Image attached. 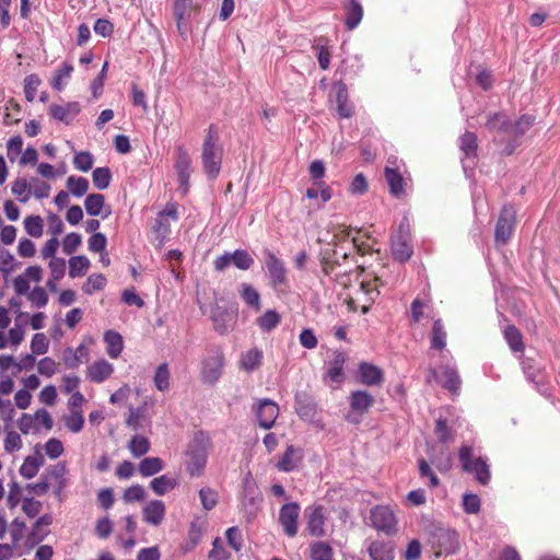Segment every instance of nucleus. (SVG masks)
<instances>
[{
  "label": "nucleus",
  "instance_id": "nucleus-1",
  "mask_svg": "<svg viewBox=\"0 0 560 560\" xmlns=\"http://www.w3.org/2000/svg\"><path fill=\"white\" fill-rule=\"evenodd\" d=\"M211 448L210 435L205 431H197L186 450V470L190 477H200L203 474Z\"/></svg>",
  "mask_w": 560,
  "mask_h": 560
},
{
  "label": "nucleus",
  "instance_id": "nucleus-2",
  "mask_svg": "<svg viewBox=\"0 0 560 560\" xmlns=\"http://www.w3.org/2000/svg\"><path fill=\"white\" fill-rule=\"evenodd\" d=\"M223 158V149L219 144V135L213 126H210L202 143L201 161L205 173L211 179L219 176Z\"/></svg>",
  "mask_w": 560,
  "mask_h": 560
},
{
  "label": "nucleus",
  "instance_id": "nucleus-3",
  "mask_svg": "<svg viewBox=\"0 0 560 560\" xmlns=\"http://www.w3.org/2000/svg\"><path fill=\"white\" fill-rule=\"evenodd\" d=\"M264 255V267L267 272L269 285L278 293H283L289 288V278L285 264L282 259L276 256V254L265 248Z\"/></svg>",
  "mask_w": 560,
  "mask_h": 560
},
{
  "label": "nucleus",
  "instance_id": "nucleus-4",
  "mask_svg": "<svg viewBox=\"0 0 560 560\" xmlns=\"http://www.w3.org/2000/svg\"><path fill=\"white\" fill-rule=\"evenodd\" d=\"M458 457L462 464L463 470L472 474L475 479L482 486L488 485L491 474L489 465L481 457L476 459L472 458V448L467 445H463L459 448Z\"/></svg>",
  "mask_w": 560,
  "mask_h": 560
},
{
  "label": "nucleus",
  "instance_id": "nucleus-5",
  "mask_svg": "<svg viewBox=\"0 0 560 560\" xmlns=\"http://www.w3.org/2000/svg\"><path fill=\"white\" fill-rule=\"evenodd\" d=\"M374 402V397L366 390L352 392L349 396L350 412L346 419L351 423L359 424L361 417L369 412Z\"/></svg>",
  "mask_w": 560,
  "mask_h": 560
},
{
  "label": "nucleus",
  "instance_id": "nucleus-6",
  "mask_svg": "<svg viewBox=\"0 0 560 560\" xmlns=\"http://www.w3.org/2000/svg\"><path fill=\"white\" fill-rule=\"evenodd\" d=\"M231 265L240 270H248L254 265V258L245 249H236L233 253L224 252L213 261L217 271H224Z\"/></svg>",
  "mask_w": 560,
  "mask_h": 560
},
{
  "label": "nucleus",
  "instance_id": "nucleus-7",
  "mask_svg": "<svg viewBox=\"0 0 560 560\" xmlns=\"http://www.w3.org/2000/svg\"><path fill=\"white\" fill-rule=\"evenodd\" d=\"M408 228L409 224L405 219L399 224L398 233L392 237V255L395 260L400 262L409 260L413 254V248L409 240Z\"/></svg>",
  "mask_w": 560,
  "mask_h": 560
},
{
  "label": "nucleus",
  "instance_id": "nucleus-8",
  "mask_svg": "<svg viewBox=\"0 0 560 560\" xmlns=\"http://www.w3.org/2000/svg\"><path fill=\"white\" fill-rule=\"evenodd\" d=\"M371 522L375 529L387 535L395 534L397 520L394 512L384 505H376L371 510Z\"/></svg>",
  "mask_w": 560,
  "mask_h": 560
},
{
  "label": "nucleus",
  "instance_id": "nucleus-9",
  "mask_svg": "<svg viewBox=\"0 0 560 560\" xmlns=\"http://www.w3.org/2000/svg\"><path fill=\"white\" fill-rule=\"evenodd\" d=\"M515 225V210L512 206H504L495 225V242L502 245L511 238Z\"/></svg>",
  "mask_w": 560,
  "mask_h": 560
},
{
  "label": "nucleus",
  "instance_id": "nucleus-10",
  "mask_svg": "<svg viewBox=\"0 0 560 560\" xmlns=\"http://www.w3.org/2000/svg\"><path fill=\"white\" fill-rule=\"evenodd\" d=\"M179 188L186 194L189 189V178L191 174V159L184 147L176 148L174 164Z\"/></svg>",
  "mask_w": 560,
  "mask_h": 560
},
{
  "label": "nucleus",
  "instance_id": "nucleus-11",
  "mask_svg": "<svg viewBox=\"0 0 560 560\" xmlns=\"http://www.w3.org/2000/svg\"><path fill=\"white\" fill-rule=\"evenodd\" d=\"M68 468L65 462H60L51 467H49L46 472L44 474L49 488H54L55 495L59 499V501L62 500V491L68 485Z\"/></svg>",
  "mask_w": 560,
  "mask_h": 560
},
{
  "label": "nucleus",
  "instance_id": "nucleus-12",
  "mask_svg": "<svg viewBox=\"0 0 560 560\" xmlns=\"http://www.w3.org/2000/svg\"><path fill=\"white\" fill-rule=\"evenodd\" d=\"M306 530L313 537H323L326 534V515L323 505H312L305 510Z\"/></svg>",
  "mask_w": 560,
  "mask_h": 560
},
{
  "label": "nucleus",
  "instance_id": "nucleus-13",
  "mask_svg": "<svg viewBox=\"0 0 560 560\" xmlns=\"http://www.w3.org/2000/svg\"><path fill=\"white\" fill-rule=\"evenodd\" d=\"M255 413L259 423V427L269 430L275 425V422L279 416V406L271 399L264 398L258 401L255 408Z\"/></svg>",
  "mask_w": 560,
  "mask_h": 560
},
{
  "label": "nucleus",
  "instance_id": "nucleus-14",
  "mask_svg": "<svg viewBox=\"0 0 560 560\" xmlns=\"http://www.w3.org/2000/svg\"><path fill=\"white\" fill-rule=\"evenodd\" d=\"M299 515L300 506L298 503L291 502L281 506L279 512V523L287 536H296Z\"/></svg>",
  "mask_w": 560,
  "mask_h": 560
},
{
  "label": "nucleus",
  "instance_id": "nucleus-15",
  "mask_svg": "<svg viewBox=\"0 0 560 560\" xmlns=\"http://www.w3.org/2000/svg\"><path fill=\"white\" fill-rule=\"evenodd\" d=\"M81 105L79 102H68L65 104H51L48 108L49 116L66 125H70L72 120L80 114Z\"/></svg>",
  "mask_w": 560,
  "mask_h": 560
},
{
  "label": "nucleus",
  "instance_id": "nucleus-16",
  "mask_svg": "<svg viewBox=\"0 0 560 560\" xmlns=\"http://www.w3.org/2000/svg\"><path fill=\"white\" fill-rule=\"evenodd\" d=\"M114 373V365L105 359H100L90 364L86 369V377L92 383H103Z\"/></svg>",
  "mask_w": 560,
  "mask_h": 560
},
{
  "label": "nucleus",
  "instance_id": "nucleus-17",
  "mask_svg": "<svg viewBox=\"0 0 560 560\" xmlns=\"http://www.w3.org/2000/svg\"><path fill=\"white\" fill-rule=\"evenodd\" d=\"M166 508L163 501L152 500L142 509L143 521L150 525L159 526L164 521Z\"/></svg>",
  "mask_w": 560,
  "mask_h": 560
},
{
  "label": "nucleus",
  "instance_id": "nucleus-18",
  "mask_svg": "<svg viewBox=\"0 0 560 560\" xmlns=\"http://www.w3.org/2000/svg\"><path fill=\"white\" fill-rule=\"evenodd\" d=\"M360 382L366 386H377L384 381V373L378 366L362 362L359 365Z\"/></svg>",
  "mask_w": 560,
  "mask_h": 560
},
{
  "label": "nucleus",
  "instance_id": "nucleus-19",
  "mask_svg": "<svg viewBox=\"0 0 560 560\" xmlns=\"http://www.w3.org/2000/svg\"><path fill=\"white\" fill-rule=\"evenodd\" d=\"M302 458L303 455L301 448L289 445L280 460L276 464V467L280 471L289 472L298 467Z\"/></svg>",
  "mask_w": 560,
  "mask_h": 560
},
{
  "label": "nucleus",
  "instance_id": "nucleus-20",
  "mask_svg": "<svg viewBox=\"0 0 560 560\" xmlns=\"http://www.w3.org/2000/svg\"><path fill=\"white\" fill-rule=\"evenodd\" d=\"M223 354L217 353L213 358L206 361L202 369V378L205 382L213 384L221 375V369L223 366Z\"/></svg>",
  "mask_w": 560,
  "mask_h": 560
},
{
  "label": "nucleus",
  "instance_id": "nucleus-21",
  "mask_svg": "<svg viewBox=\"0 0 560 560\" xmlns=\"http://www.w3.org/2000/svg\"><path fill=\"white\" fill-rule=\"evenodd\" d=\"M345 25L347 30L352 31L361 23L363 18V7L358 0H349L345 5Z\"/></svg>",
  "mask_w": 560,
  "mask_h": 560
},
{
  "label": "nucleus",
  "instance_id": "nucleus-22",
  "mask_svg": "<svg viewBox=\"0 0 560 560\" xmlns=\"http://www.w3.org/2000/svg\"><path fill=\"white\" fill-rule=\"evenodd\" d=\"M104 341L106 343L107 354L112 359L118 358L124 349V340L121 335L114 330H107L104 334Z\"/></svg>",
  "mask_w": 560,
  "mask_h": 560
},
{
  "label": "nucleus",
  "instance_id": "nucleus-23",
  "mask_svg": "<svg viewBox=\"0 0 560 560\" xmlns=\"http://www.w3.org/2000/svg\"><path fill=\"white\" fill-rule=\"evenodd\" d=\"M372 560H394V547L392 542L373 541L369 547Z\"/></svg>",
  "mask_w": 560,
  "mask_h": 560
},
{
  "label": "nucleus",
  "instance_id": "nucleus-24",
  "mask_svg": "<svg viewBox=\"0 0 560 560\" xmlns=\"http://www.w3.org/2000/svg\"><path fill=\"white\" fill-rule=\"evenodd\" d=\"M459 149L463 152L465 160H474L477 156L478 142L477 136L474 132L466 131L459 138Z\"/></svg>",
  "mask_w": 560,
  "mask_h": 560
},
{
  "label": "nucleus",
  "instance_id": "nucleus-25",
  "mask_svg": "<svg viewBox=\"0 0 560 560\" xmlns=\"http://www.w3.org/2000/svg\"><path fill=\"white\" fill-rule=\"evenodd\" d=\"M385 179L388 184L389 191L395 197H400L404 194V178L401 174L392 167H386L384 171Z\"/></svg>",
  "mask_w": 560,
  "mask_h": 560
},
{
  "label": "nucleus",
  "instance_id": "nucleus-26",
  "mask_svg": "<svg viewBox=\"0 0 560 560\" xmlns=\"http://www.w3.org/2000/svg\"><path fill=\"white\" fill-rule=\"evenodd\" d=\"M504 338L506 342L509 343L510 349L513 352H523L525 349V345L523 341V336L521 331L513 325H509L505 327L504 331Z\"/></svg>",
  "mask_w": 560,
  "mask_h": 560
},
{
  "label": "nucleus",
  "instance_id": "nucleus-27",
  "mask_svg": "<svg viewBox=\"0 0 560 560\" xmlns=\"http://www.w3.org/2000/svg\"><path fill=\"white\" fill-rule=\"evenodd\" d=\"M337 113L341 118H349L353 114L352 105L348 102V92L345 84H341L336 93Z\"/></svg>",
  "mask_w": 560,
  "mask_h": 560
},
{
  "label": "nucleus",
  "instance_id": "nucleus-28",
  "mask_svg": "<svg viewBox=\"0 0 560 560\" xmlns=\"http://www.w3.org/2000/svg\"><path fill=\"white\" fill-rule=\"evenodd\" d=\"M178 485V481L176 478L168 477L166 475L156 477L151 480L150 488L154 491L158 495H164L168 491L176 488Z\"/></svg>",
  "mask_w": 560,
  "mask_h": 560
},
{
  "label": "nucleus",
  "instance_id": "nucleus-29",
  "mask_svg": "<svg viewBox=\"0 0 560 560\" xmlns=\"http://www.w3.org/2000/svg\"><path fill=\"white\" fill-rule=\"evenodd\" d=\"M447 332L441 319H436L431 332V348L442 351L446 347Z\"/></svg>",
  "mask_w": 560,
  "mask_h": 560
},
{
  "label": "nucleus",
  "instance_id": "nucleus-30",
  "mask_svg": "<svg viewBox=\"0 0 560 560\" xmlns=\"http://www.w3.org/2000/svg\"><path fill=\"white\" fill-rule=\"evenodd\" d=\"M73 72V66L65 61L60 68L55 71V75L51 82V86L57 91H62L68 83Z\"/></svg>",
  "mask_w": 560,
  "mask_h": 560
},
{
  "label": "nucleus",
  "instance_id": "nucleus-31",
  "mask_svg": "<svg viewBox=\"0 0 560 560\" xmlns=\"http://www.w3.org/2000/svg\"><path fill=\"white\" fill-rule=\"evenodd\" d=\"M443 387L450 390L452 394H457L460 388V377L457 371L451 366H444L442 369Z\"/></svg>",
  "mask_w": 560,
  "mask_h": 560
},
{
  "label": "nucleus",
  "instance_id": "nucleus-32",
  "mask_svg": "<svg viewBox=\"0 0 560 560\" xmlns=\"http://www.w3.org/2000/svg\"><path fill=\"white\" fill-rule=\"evenodd\" d=\"M262 352L258 349H250L242 354L240 365L246 372H252L261 364Z\"/></svg>",
  "mask_w": 560,
  "mask_h": 560
},
{
  "label": "nucleus",
  "instance_id": "nucleus-33",
  "mask_svg": "<svg viewBox=\"0 0 560 560\" xmlns=\"http://www.w3.org/2000/svg\"><path fill=\"white\" fill-rule=\"evenodd\" d=\"M85 211L91 217L102 215L105 207V197L102 194H90L84 200Z\"/></svg>",
  "mask_w": 560,
  "mask_h": 560
},
{
  "label": "nucleus",
  "instance_id": "nucleus-34",
  "mask_svg": "<svg viewBox=\"0 0 560 560\" xmlns=\"http://www.w3.org/2000/svg\"><path fill=\"white\" fill-rule=\"evenodd\" d=\"M310 557L312 560H334V551L328 542L316 541L310 546Z\"/></svg>",
  "mask_w": 560,
  "mask_h": 560
},
{
  "label": "nucleus",
  "instance_id": "nucleus-35",
  "mask_svg": "<svg viewBox=\"0 0 560 560\" xmlns=\"http://www.w3.org/2000/svg\"><path fill=\"white\" fill-rule=\"evenodd\" d=\"M164 468L163 460L160 457H145L139 464V472L143 477H150L160 472Z\"/></svg>",
  "mask_w": 560,
  "mask_h": 560
},
{
  "label": "nucleus",
  "instance_id": "nucleus-36",
  "mask_svg": "<svg viewBox=\"0 0 560 560\" xmlns=\"http://www.w3.org/2000/svg\"><path fill=\"white\" fill-rule=\"evenodd\" d=\"M91 262L86 256L80 255L71 257L69 260V276L71 278L82 277L86 273Z\"/></svg>",
  "mask_w": 560,
  "mask_h": 560
},
{
  "label": "nucleus",
  "instance_id": "nucleus-37",
  "mask_svg": "<svg viewBox=\"0 0 560 560\" xmlns=\"http://www.w3.org/2000/svg\"><path fill=\"white\" fill-rule=\"evenodd\" d=\"M171 373L166 362L161 363L154 373L153 383L158 390L165 392L170 388Z\"/></svg>",
  "mask_w": 560,
  "mask_h": 560
},
{
  "label": "nucleus",
  "instance_id": "nucleus-38",
  "mask_svg": "<svg viewBox=\"0 0 560 560\" xmlns=\"http://www.w3.org/2000/svg\"><path fill=\"white\" fill-rule=\"evenodd\" d=\"M241 296L254 312H258L260 310V295L253 285L243 283L241 289Z\"/></svg>",
  "mask_w": 560,
  "mask_h": 560
},
{
  "label": "nucleus",
  "instance_id": "nucleus-39",
  "mask_svg": "<svg viewBox=\"0 0 560 560\" xmlns=\"http://www.w3.org/2000/svg\"><path fill=\"white\" fill-rule=\"evenodd\" d=\"M127 447L135 457H141L149 452L150 441L143 435H135Z\"/></svg>",
  "mask_w": 560,
  "mask_h": 560
},
{
  "label": "nucleus",
  "instance_id": "nucleus-40",
  "mask_svg": "<svg viewBox=\"0 0 560 560\" xmlns=\"http://www.w3.org/2000/svg\"><path fill=\"white\" fill-rule=\"evenodd\" d=\"M511 126V121L508 116L503 113H494L488 117L486 127L490 131L505 132Z\"/></svg>",
  "mask_w": 560,
  "mask_h": 560
},
{
  "label": "nucleus",
  "instance_id": "nucleus-41",
  "mask_svg": "<svg viewBox=\"0 0 560 560\" xmlns=\"http://www.w3.org/2000/svg\"><path fill=\"white\" fill-rule=\"evenodd\" d=\"M43 464V458L35 456H27L22 466L20 467V474L26 479L35 477Z\"/></svg>",
  "mask_w": 560,
  "mask_h": 560
},
{
  "label": "nucleus",
  "instance_id": "nucleus-42",
  "mask_svg": "<svg viewBox=\"0 0 560 560\" xmlns=\"http://www.w3.org/2000/svg\"><path fill=\"white\" fill-rule=\"evenodd\" d=\"M89 180L85 177L69 176L67 179V188L74 197H82L89 189Z\"/></svg>",
  "mask_w": 560,
  "mask_h": 560
},
{
  "label": "nucleus",
  "instance_id": "nucleus-43",
  "mask_svg": "<svg viewBox=\"0 0 560 560\" xmlns=\"http://www.w3.org/2000/svg\"><path fill=\"white\" fill-rule=\"evenodd\" d=\"M92 180L95 188L100 190L108 188L112 180L109 167H96L92 173Z\"/></svg>",
  "mask_w": 560,
  "mask_h": 560
},
{
  "label": "nucleus",
  "instance_id": "nucleus-44",
  "mask_svg": "<svg viewBox=\"0 0 560 560\" xmlns=\"http://www.w3.org/2000/svg\"><path fill=\"white\" fill-rule=\"evenodd\" d=\"M152 229L155 234V241H158L159 246H162L171 233L168 221L162 217H156Z\"/></svg>",
  "mask_w": 560,
  "mask_h": 560
},
{
  "label": "nucleus",
  "instance_id": "nucleus-45",
  "mask_svg": "<svg viewBox=\"0 0 560 560\" xmlns=\"http://www.w3.org/2000/svg\"><path fill=\"white\" fill-rule=\"evenodd\" d=\"M65 425L72 433L81 432L84 425L82 410L70 411V413L65 418Z\"/></svg>",
  "mask_w": 560,
  "mask_h": 560
},
{
  "label": "nucleus",
  "instance_id": "nucleus-46",
  "mask_svg": "<svg viewBox=\"0 0 560 560\" xmlns=\"http://www.w3.org/2000/svg\"><path fill=\"white\" fill-rule=\"evenodd\" d=\"M40 83L42 80L35 73L28 74L24 78V94L26 101L33 102L35 100L36 92Z\"/></svg>",
  "mask_w": 560,
  "mask_h": 560
},
{
  "label": "nucleus",
  "instance_id": "nucleus-47",
  "mask_svg": "<svg viewBox=\"0 0 560 560\" xmlns=\"http://www.w3.org/2000/svg\"><path fill=\"white\" fill-rule=\"evenodd\" d=\"M24 228L28 235L40 237L43 235V219L39 215H30L24 220Z\"/></svg>",
  "mask_w": 560,
  "mask_h": 560
},
{
  "label": "nucleus",
  "instance_id": "nucleus-48",
  "mask_svg": "<svg viewBox=\"0 0 560 560\" xmlns=\"http://www.w3.org/2000/svg\"><path fill=\"white\" fill-rule=\"evenodd\" d=\"M12 194L19 197L21 202H27L31 197V188L25 178H16L12 184Z\"/></svg>",
  "mask_w": 560,
  "mask_h": 560
},
{
  "label": "nucleus",
  "instance_id": "nucleus-49",
  "mask_svg": "<svg viewBox=\"0 0 560 560\" xmlns=\"http://www.w3.org/2000/svg\"><path fill=\"white\" fill-rule=\"evenodd\" d=\"M435 434L442 443H450L454 440V431L448 427L446 419L443 418L436 420Z\"/></svg>",
  "mask_w": 560,
  "mask_h": 560
},
{
  "label": "nucleus",
  "instance_id": "nucleus-50",
  "mask_svg": "<svg viewBox=\"0 0 560 560\" xmlns=\"http://www.w3.org/2000/svg\"><path fill=\"white\" fill-rule=\"evenodd\" d=\"M106 285V278L102 273L91 275L86 282L83 284L82 290L86 294H92L95 291L102 290Z\"/></svg>",
  "mask_w": 560,
  "mask_h": 560
},
{
  "label": "nucleus",
  "instance_id": "nucleus-51",
  "mask_svg": "<svg viewBox=\"0 0 560 560\" xmlns=\"http://www.w3.org/2000/svg\"><path fill=\"white\" fill-rule=\"evenodd\" d=\"M18 428L23 434H30L32 432H38L39 425L36 423V418L30 413H23L18 420Z\"/></svg>",
  "mask_w": 560,
  "mask_h": 560
},
{
  "label": "nucleus",
  "instance_id": "nucleus-52",
  "mask_svg": "<svg viewBox=\"0 0 560 560\" xmlns=\"http://www.w3.org/2000/svg\"><path fill=\"white\" fill-rule=\"evenodd\" d=\"M93 155L88 151L78 152L73 158L74 167L81 172L90 171L93 166Z\"/></svg>",
  "mask_w": 560,
  "mask_h": 560
},
{
  "label": "nucleus",
  "instance_id": "nucleus-53",
  "mask_svg": "<svg viewBox=\"0 0 560 560\" xmlns=\"http://www.w3.org/2000/svg\"><path fill=\"white\" fill-rule=\"evenodd\" d=\"M192 0H175L174 2V16L177 22V30H180V21H185L190 8Z\"/></svg>",
  "mask_w": 560,
  "mask_h": 560
},
{
  "label": "nucleus",
  "instance_id": "nucleus-54",
  "mask_svg": "<svg viewBox=\"0 0 560 560\" xmlns=\"http://www.w3.org/2000/svg\"><path fill=\"white\" fill-rule=\"evenodd\" d=\"M44 450H45L46 455L50 459H56V458L60 457L65 452L62 442L56 438L49 439L45 443Z\"/></svg>",
  "mask_w": 560,
  "mask_h": 560
},
{
  "label": "nucleus",
  "instance_id": "nucleus-55",
  "mask_svg": "<svg viewBox=\"0 0 560 560\" xmlns=\"http://www.w3.org/2000/svg\"><path fill=\"white\" fill-rule=\"evenodd\" d=\"M19 264L14 256L5 248H0V270L8 275L12 272Z\"/></svg>",
  "mask_w": 560,
  "mask_h": 560
},
{
  "label": "nucleus",
  "instance_id": "nucleus-56",
  "mask_svg": "<svg viewBox=\"0 0 560 560\" xmlns=\"http://www.w3.org/2000/svg\"><path fill=\"white\" fill-rule=\"evenodd\" d=\"M82 237L79 233L71 232L67 234L62 241V249L65 254L71 255L81 245Z\"/></svg>",
  "mask_w": 560,
  "mask_h": 560
},
{
  "label": "nucleus",
  "instance_id": "nucleus-57",
  "mask_svg": "<svg viewBox=\"0 0 560 560\" xmlns=\"http://www.w3.org/2000/svg\"><path fill=\"white\" fill-rule=\"evenodd\" d=\"M49 341L45 334L37 332L31 341V349L33 354H45L48 351Z\"/></svg>",
  "mask_w": 560,
  "mask_h": 560
},
{
  "label": "nucleus",
  "instance_id": "nucleus-58",
  "mask_svg": "<svg viewBox=\"0 0 560 560\" xmlns=\"http://www.w3.org/2000/svg\"><path fill=\"white\" fill-rule=\"evenodd\" d=\"M145 491L140 485H133L124 491L122 499L125 502H140L144 500Z\"/></svg>",
  "mask_w": 560,
  "mask_h": 560
},
{
  "label": "nucleus",
  "instance_id": "nucleus-59",
  "mask_svg": "<svg viewBox=\"0 0 560 560\" xmlns=\"http://www.w3.org/2000/svg\"><path fill=\"white\" fill-rule=\"evenodd\" d=\"M23 139L21 136H14L7 143V155L11 162L22 153Z\"/></svg>",
  "mask_w": 560,
  "mask_h": 560
},
{
  "label": "nucleus",
  "instance_id": "nucleus-60",
  "mask_svg": "<svg viewBox=\"0 0 560 560\" xmlns=\"http://www.w3.org/2000/svg\"><path fill=\"white\" fill-rule=\"evenodd\" d=\"M199 497L203 509L212 510L218 503V493L210 488H202L199 491Z\"/></svg>",
  "mask_w": 560,
  "mask_h": 560
},
{
  "label": "nucleus",
  "instance_id": "nucleus-61",
  "mask_svg": "<svg viewBox=\"0 0 560 560\" xmlns=\"http://www.w3.org/2000/svg\"><path fill=\"white\" fill-rule=\"evenodd\" d=\"M37 371L43 376L51 377L57 372V363L54 359L45 357L37 363Z\"/></svg>",
  "mask_w": 560,
  "mask_h": 560
},
{
  "label": "nucleus",
  "instance_id": "nucleus-62",
  "mask_svg": "<svg viewBox=\"0 0 560 560\" xmlns=\"http://www.w3.org/2000/svg\"><path fill=\"white\" fill-rule=\"evenodd\" d=\"M113 532V522L108 516H104L96 521L95 525V534L101 539H106L110 536Z\"/></svg>",
  "mask_w": 560,
  "mask_h": 560
},
{
  "label": "nucleus",
  "instance_id": "nucleus-63",
  "mask_svg": "<svg viewBox=\"0 0 560 560\" xmlns=\"http://www.w3.org/2000/svg\"><path fill=\"white\" fill-rule=\"evenodd\" d=\"M88 243H89V250H91L93 253H100V252H104L106 249L107 238H106L105 234L97 232V233H93L91 235Z\"/></svg>",
  "mask_w": 560,
  "mask_h": 560
},
{
  "label": "nucleus",
  "instance_id": "nucleus-64",
  "mask_svg": "<svg viewBox=\"0 0 560 560\" xmlns=\"http://www.w3.org/2000/svg\"><path fill=\"white\" fill-rule=\"evenodd\" d=\"M23 443L20 434L15 431H8L4 438V450L8 453H14L21 450Z\"/></svg>",
  "mask_w": 560,
  "mask_h": 560
}]
</instances>
